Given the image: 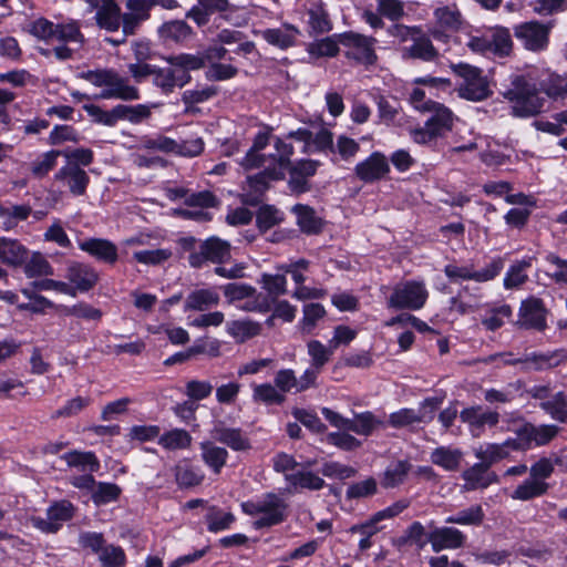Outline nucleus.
Segmentation results:
<instances>
[{
	"mask_svg": "<svg viewBox=\"0 0 567 567\" xmlns=\"http://www.w3.org/2000/svg\"><path fill=\"white\" fill-rule=\"evenodd\" d=\"M169 64L167 68L155 66L153 83L164 94H171L176 87H183L192 80L190 71H196L205 65V56L202 54L181 53L164 58Z\"/></svg>",
	"mask_w": 567,
	"mask_h": 567,
	"instance_id": "obj_1",
	"label": "nucleus"
},
{
	"mask_svg": "<svg viewBox=\"0 0 567 567\" xmlns=\"http://www.w3.org/2000/svg\"><path fill=\"white\" fill-rule=\"evenodd\" d=\"M80 78L94 86L103 87L97 97L117 99L123 101H135L140 99V91L131 85L126 78L121 76L113 69H97L82 72Z\"/></svg>",
	"mask_w": 567,
	"mask_h": 567,
	"instance_id": "obj_2",
	"label": "nucleus"
},
{
	"mask_svg": "<svg viewBox=\"0 0 567 567\" xmlns=\"http://www.w3.org/2000/svg\"><path fill=\"white\" fill-rule=\"evenodd\" d=\"M502 95L512 103V113L515 116H534L544 106V99L539 95L535 84L528 82L524 76L512 78L511 85L502 91Z\"/></svg>",
	"mask_w": 567,
	"mask_h": 567,
	"instance_id": "obj_3",
	"label": "nucleus"
},
{
	"mask_svg": "<svg viewBox=\"0 0 567 567\" xmlns=\"http://www.w3.org/2000/svg\"><path fill=\"white\" fill-rule=\"evenodd\" d=\"M241 509L249 516H257L254 522L256 529L281 524L287 518L288 505L278 495L268 493L255 501L241 503Z\"/></svg>",
	"mask_w": 567,
	"mask_h": 567,
	"instance_id": "obj_4",
	"label": "nucleus"
},
{
	"mask_svg": "<svg viewBox=\"0 0 567 567\" xmlns=\"http://www.w3.org/2000/svg\"><path fill=\"white\" fill-rule=\"evenodd\" d=\"M452 70L463 82L457 87L460 97L480 102L492 95L489 82L481 69L467 63L453 64Z\"/></svg>",
	"mask_w": 567,
	"mask_h": 567,
	"instance_id": "obj_5",
	"label": "nucleus"
},
{
	"mask_svg": "<svg viewBox=\"0 0 567 567\" xmlns=\"http://www.w3.org/2000/svg\"><path fill=\"white\" fill-rule=\"evenodd\" d=\"M504 268V259L496 257L485 267L476 269L472 264H450L444 268L446 277L453 282L472 280L478 284L487 282L496 278Z\"/></svg>",
	"mask_w": 567,
	"mask_h": 567,
	"instance_id": "obj_6",
	"label": "nucleus"
},
{
	"mask_svg": "<svg viewBox=\"0 0 567 567\" xmlns=\"http://www.w3.org/2000/svg\"><path fill=\"white\" fill-rule=\"evenodd\" d=\"M429 291L424 281L408 280L398 284L388 300V306L394 309L419 310L424 307Z\"/></svg>",
	"mask_w": 567,
	"mask_h": 567,
	"instance_id": "obj_7",
	"label": "nucleus"
},
{
	"mask_svg": "<svg viewBox=\"0 0 567 567\" xmlns=\"http://www.w3.org/2000/svg\"><path fill=\"white\" fill-rule=\"evenodd\" d=\"M339 43L346 50V56L354 60L357 63L371 65L377 61V54L373 45L375 39L354 32H344L339 35Z\"/></svg>",
	"mask_w": 567,
	"mask_h": 567,
	"instance_id": "obj_8",
	"label": "nucleus"
},
{
	"mask_svg": "<svg viewBox=\"0 0 567 567\" xmlns=\"http://www.w3.org/2000/svg\"><path fill=\"white\" fill-rule=\"evenodd\" d=\"M230 258V244L218 237H209L202 241L199 249L188 256V262L193 268H202L207 261L221 264Z\"/></svg>",
	"mask_w": 567,
	"mask_h": 567,
	"instance_id": "obj_9",
	"label": "nucleus"
},
{
	"mask_svg": "<svg viewBox=\"0 0 567 567\" xmlns=\"http://www.w3.org/2000/svg\"><path fill=\"white\" fill-rule=\"evenodd\" d=\"M74 507L68 501L56 502L47 509V517L31 516V525L45 534L56 533L63 523L73 517Z\"/></svg>",
	"mask_w": 567,
	"mask_h": 567,
	"instance_id": "obj_10",
	"label": "nucleus"
},
{
	"mask_svg": "<svg viewBox=\"0 0 567 567\" xmlns=\"http://www.w3.org/2000/svg\"><path fill=\"white\" fill-rule=\"evenodd\" d=\"M441 401L435 398L423 401L419 412L413 409H401L389 415V424L395 429L408 426L414 423H429L434 419Z\"/></svg>",
	"mask_w": 567,
	"mask_h": 567,
	"instance_id": "obj_11",
	"label": "nucleus"
},
{
	"mask_svg": "<svg viewBox=\"0 0 567 567\" xmlns=\"http://www.w3.org/2000/svg\"><path fill=\"white\" fill-rule=\"evenodd\" d=\"M558 426L554 424L534 425L525 423L516 430L514 439L518 450L529 449L533 444L540 446L550 442L558 433Z\"/></svg>",
	"mask_w": 567,
	"mask_h": 567,
	"instance_id": "obj_12",
	"label": "nucleus"
},
{
	"mask_svg": "<svg viewBox=\"0 0 567 567\" xmlns=\"http://www.w3.org/2000/svg\"><path fill=\"white\" fill-rule=\"evenodd\" d=\"M549 27L538 21L524 22L515 28V37L530 51H542L548 45Z\"/></svg>",
	"mask_w": 567,
	"mask_h": 567,
	"instance_id": "obj_13",
	"label": "nucleus"
},
{
	"mask_svg": "<svg viewBox=\"0 0 567 567\" xmlns=\"http://www.w3.org/2000/svg\"><path fill=\"white\" fill-rule=\"evenodd\" d=\"M54 181L66 187L73 196H83L90 184L89 174L78 164H65L54 174Z\"/></svg>",
	"mask_w": 567,
	"mask_h": 567,
	"instance_id": "obj_14",
	"label": "nucleus"
},
{
	"mask_svg": "<svg viewBox=\"0 0 567 567\" xmlns=\"http://www.w3.org/2000/svg\"><path fill=\"white\" fill-rule=\"evenodd\" d=\"M460 419L467 424L473 436H480L485 426L493 427L498 424L499 414L496 411L484 410L481 405H473L463 409Z\"/></svg>",
	"mask_w": 567,
	"mask_h": 567,
	"instance_id": "obj_15",
	"label": "nucleus"
},
{
	"mask_svg": "<svg viewBox=\"0 0 567 567\" xmlns=\"http://www.w3.org/2000/svg\"><path fill=\"white\" fill-rule=\"evenodd\" d=\"M354 173L363 183H374L390 173V165L384 154L373 152L368 158L355 165Z\"/></svg>",
	"mask_w": 567,
	"mask_h": 567,
	"instance_id": "obj_16",
	"label": "nucleus"
},
{
	"mask_svg": "<svg viewBox=\"0 0 567 567\" xmlns=\"http://www.w3.org/2000/svg\"><path fill=\"white\" fill-rule=\"evenodd\" d=\"M65 277L68 284L74 289V297L78 292H86L92 289L99 280V275L92 266L79 261L68 264Z\"/></svg>",
	"mask_w": 567,
	"mask_h": 567,
	"instance_id": "obj_17",
	"label": "nucleus"
},
{
	"mask_svg": "<svg viewBox=\"0 0 567 567\" xmlns=\"http://www.w3.org/2000/svg\"><path fill=\"white\" fill-rule=\"evenodd\" d=\"M91 10H96L95 20L100 28L113 32L121 25V9L115 0H86Z\"/></svg>",
	"mask_w": 567,
	"mask_h": 567,
	"instance_id": "obj_18",
	"label": "nucleus"
},
{
	"mask_svg": "<svg viewBox=\"0 0 567 567\" xmlns=\"http://www.w3.org/2000/svg\"><path fill=\"white\" fill-rule=\"evenodd\" d=\"M517 323L526 329L544 330L546 327V309L543 301L535 297L524 300L519 308Z\"/></svg>",
	"mask_w": 567,
	"mask_h": 567,
	"instance_id": "obj_19",
	"label": "nucleus"
},
{
	"mask_svg": "<svg viewBox=\"0 0 567 567\" xmlns=\"http://www.w3.org/2000/svg\"><path fill=\"white\" fill-rule=\"evenodd\" d=\"M465 540L466 536L454 527H436L427 534V542L435 553L461 548Z\"/></svg>",
	"mask_w": 567,
	"mask_h": 567,
	"instance_id": "obj_20",
	"label": "nucleus"
},
{
	"mask_svg": "<svg viewBox=\"0 0 567 567\" xmlns=\"http://www.w3.org/2000/svg\"><path fill=\"white\" fill-rule=\"evenodd\" d=\"M79 248L96 260L113 265L118 259L117 247L105 238H87L79 241Z\"/></svg>",
	"mask_w": 567,
	"mask_h": 567,
	"instance_id": "obj_21",
	"label": "nucleus"
},
{
	"mask_svg": "<svg viewBox=\"0 0 567 567\" xmlns=\"http://www.w3.org/2000/svg\"><path fill=\"white\" fill-rule=\"evenodd\" d=\"M512 450H518L514 439L506 440L502 444L487 443L480 445L474 450V455L481 461L482 465L488 468L494 463L506 458Z\"/></svg>",
	"mask_w": 567,
	"mask_h": 567,
	"instance_id": "obj_22",
	"label": "nucleus"
},
{
	"mask_svg": "<svg viewBox=\"0 0 567 567\" xmlns=\"http://www.w3.org/2000/svg\"><path fill=\"white\" fill-rule=\"evenodd\" d=\"M300 30L289 23H284L279 28L266 29L261 31L262 39L281 50H287L296 44Z\"/></svg>",
	"mask_w": 567,
	"mask_h": 567,
	"instance_id": "obj_23",
	"label": "nucleus"
},
{
	"mask_svg": "<svg viewBox=\"0 0 567 567\" xmlns=\"http://www.w3.org/2000/svg\"><path fill=\"white\" fill-rule=\"evenodd\" d=\"M29 250L18 239L0 237V261L11 267L22 266Z\"/></svg>",
	"mask_w": 567,
	"mask_h": 567,
	"instance_id": "obj_24",
	"label": "nucleus"
},
{
	"mask_svg": "<svg viewBox=\"0 0 567 567\" xmlns=\"http://www.w3.org/2000/svg\"><path fill=\"white\" fill-rule=\"evenodd\" d=\"M269 138L270 132L268 130L260 131L256 134L252 146L240 162L243 168L250 171L265 166V162H268V157L260 154V151L268 145Z\"/></svg>",
	"mask_w": 567,
	"mask_h": 567,
	"instance_id": "obj_25",
	"label": "nucleus"
},
{
	"mask_svg": "<svg viewBox=\"0 0 567 567\" xmlns=\"http://www.w3.org/2000/svg\"><path fill=\"white\" fill-rule=\"evenodd\" d=\"M212 437L234 451H245L250 447L249 440L239 429H231L217 424L212 430Z\"/></svg>",
	"mask_w": 567,
	"mask_h": 567,
	"instance_id": "obj_26",
	"label": "nucleus"
},
{
	"mask_svg": "<svg viewBox=\"0 0 567 567\" xmlns=\"http://www.w3.org/2000/svg\"><path fill=\"white\" fill-rule=\"evenodd\" d=\"M219 295L215 289H197L188 293L184 310L206 311L219 303Z\"/></svg>",
	"mask_w": 567,
	"mask_h": 567,
	"instance_id": "obj_27",
	"label": "nucleus"
},
{
	"mask_svg": "<svg viewBox=\"0 0 567 567\" xmlns=\"http://www.w3.org/2000/svg\"><path fill=\"white\" fill-rule=\"evenodd\" d=\"M426 113H432L431 117L425 122V124L435 131L437 137L444 135L446 132L452 130L454 115L452 111L441 103H435L431 111Z\"/></svg>",
	"mask_w": 567,
	"mask_h": 567,
	"instance_id": "obj_28",
	"label": "nucleus"
},
{
	"mask_svg": "<svg viewBox=\"0 0 567 567\" xmlns=\"http://www.w3.org/2000/svg\"><path fill=\"white\" fill-rule=\"evenodd\" d=\"M433 17L439 29L456 31L463 23V17L456 4H446L434 10Z\"/></svg>",
	"mask_w": 567,
	"mask_h": 567,
	"instance_id": "obj_29",
	"label": "nucleus"
},
{
	"mask_svg": "<svg viewBox=\"0 0 567 567\" xmlns=\"http://www.w3.org/2000/svg\"><path fill=\"white\" fill-rule=\"evenodd\" d=\"M384 422L377 417L372 412L365 411L354 414L349 420L348 431L358 435L370 436L377 429L384 427Z\"/></svg>",
	"mask_w": 567,
	"mask_h": 567,
	"instance_id": "obj_30",
	"label": "nucleus"
},
{
	"mask_svg": "<svg viewBox=\"0 0 567 567\" xmlns=\"http://www.w3.org/2000/svg\"><path fill=\"white\" fill-rule=\"evenodd\" d=\"M462 457L463 453L458 449L439 446L432 451L430 460L445 471H455L458 468Z\"/></svg>",
	"mask_w": 567,
	"mask_h": 567,
	"instance_id": "obj_31",
	"label": "nucleus"
},
{
	"mask_svg": "<svg viewBox=\"0 0 567 567\" xmlns=\"http://www.w3.org/2000/svg\"><path fill=\"white\" fill-rule=\"evenodd\" d=\"M260 168L264 169L247 177L249 187L258 194L264 193L271 181H278L285 177V173H282L280 168H275L268 162H265V166H261Z\"/></svg>",
	"mask_w": 567,
	"mask_h": 567,
	"instance_id": "obj_32",
	"label": "nucleus"
},
{
	"mask_svg": "<svg viewBox=\"0 0 567 567\" xmlns=\"http://www.w3.org/2000/svg\"><path fill=\"white\" fill-rule=\"evenodd\" d=\"M175 481L181 488H189L199 485L205 475L203 471L187 462H181L174 467Z\"/></svg>",
	"mask_w": 567,
	"mask_h": 567,
	"instance_id": "obj_33",
	"label": "nucleus"
},
{
	"mask_svg": "<svg viewBox=\"0 0 567 567\" xmlns=\"http://www.w3.org/2000/svg\"><path fill=\"white\" fill-rule=\"evenodd\" d=\"M488 468H486L481 463L474 464L472 467L467 468L463 472L462 477L465 481L464 489L465 491H474L478 488H486L493 482H495V477H489L486 475Z\"/></svg>",
	"mask_w": 567,
	"mask_h": 567,
	"instance_id": "obj_34",
	"label": "nucleus"
},
{
	"mask_svg": "<svg viewBox=\"0 0 567 567\" xmlns=\"http://www.w3.org/2000/svg\"><path fill=\"white\" fill-rule=\"evenodd\" d=\"M533 257H526L515 261L505 274L504 287L506 289L518 288L528 280L527 269L532 267Z\"/></svg>",
	"mask_w": 567,
	"mask_h": 567,
	"instance_id": "obj_35",
	"label": "nucleus"
},
{
	"mask_svg": "<svg viewBox=\"0 0 567 567\" xmlns=\"http://www.w3.org/2000/svg\"><path fill=\"white\" fill-rule=\"evenodd\" d=\"M202 458L207 466L215 473H219L226 464L228 452L213 442L205 441L200 443Z\"/></svg>",
	"mask_w": 567,
	"mask_h": 567,
	"instance_id": "obj_36",
	"label": "nucleus"
},
{
	"mask_svg": "<svg viewBox=\"0 0 567 567\" xmlns=\"http://www.w3.org/2000/svg\"><path fill=\"white\" fill-rule=\"evenodd\" d=\"M292 212L297 216V224L306 234H318L322 228V221L309 206L298 204Z\"/></svg>",
	"mask_w": 567,
	"mask_h": 567,
	"instance_id": "obj_37",
	"label": "nucleus"
},
{
	"mask_svg": "<svg viewBox=\"0 0 567 567\" xmlns=\"http://www.w3.org/2000/svg\"><path fill=\"white\" fill-rule=\"evenodd\" d=\"M226 331L236 342L243 343L259 334L260 327L250 320H234L227 323Z\"/></svg>",
	"mask_w": 567,
	"mask_h": 567,
	"instance_id": "obj_38",
	"label": "nucleus"
},
{
	"mask_svg": "<svg viewBox=\"0 0 567 567\" xmlns=\"http://www.w3.org/2000/svg\"><path fill=\"white\" fill-rule=\"evenodd\" d=\"M62 152L58 150L48 151L38 156L30 164V172L34 178H44L58 164V158Z\"/></svg>",
	"mask_w": 567,
	"mask_h": 567,
	"instance_id": "obj_39",
	"label": "nucleus"
},
{
	"mask_svg": "<svg viewBox=\"0 0 567 567\" xmlns=\"http://www.w3.org/2000/svg\"><path fill=\"white\" fill-rule=\"evenodd\" d=\"M55 29L54 41L78 44H82L84 42V35L81 32L80 23L75 20L55 23Z\"/></svg>",
	"mask_w": 567,
	"mask_h": 567,
	"instance_id": "obj_40",
	"label": "nucleus"
},
{
	"mask_svg": "<svg viewBox=\"0 0 567 567\" xmlns=\"http://www.w3.org/2000/svg\"><path fill=\"white\" fill-rule=\"evenodd\" d=\"M548 491V484L540 480H535L532 476L519 484L512 494V498L519 501H528L539 497Z\"/></svg>",
	"mask_w": 567,
	"mask_h": 567,
	"instance_id": "obj_41",
	"label": "nucleus"
},
{
	"mask_svg": "<svg viewBox=\"0 0 567 567\" xmlns=\"http://www.w3.org/2000/svg\"><path fill=\"white\" fill-rule=\"evenodd\" d=\"M485 514L481 505H473L464 508L454 515L445 518L446 524H456L463 526H480L484 520Z\"/></svg>",
	"mask_w": 567,
	"mask_h": 567,
	"instance_id": "obj_42",
	"label": "nucleus"
},
{
	"mask_svg": "<svg viewBox=\"0 0 567 567\" xmlns=\"http://www.w3.org/2000/svg\"><path fill=\"white\" fill-rule=\"evenodd\" d=\"M221 342L215 338H200L189 347L185 352H181L178 355L184 358H192L198 354H205L209 358H217L220 355Z\"/></svg>",
	"mask_w": 567,
	"mask_h": 567,
	"instance_id": "obj_43",
	"label": "nucleus"
},
{
	"mask_svg": "<svg viewBox=\"0 0 567 567\" xmlns=\"http://www.w3.org/2000/svg\"><path fill=\"white\" fill-rule=\"evenodd\" d=\"M489 32V42H491V53L505 56L508 55L512 50V38L508 29L503 27H496L494 29L488 30Z\"/></svg>",
	"mask_w": 567,
	"mask_h": 567,
	"instance_id": "obj_44",
	"label": "nucleus"
},
{
	"mask_svg": "<svg viewBox=\"0 0 567 567\" xmlns=\"http://www.w3.org/2000/svg\"><path fill=\"white\" fill-rule=\"evenodd\" d=\"M404 54L423 61H433L437 56V51L429 38L419 37L414 38L413 43L404 49Z\"/></svg>",
	"mask_w": 567,
	"mask_h": 567,
	"instance_id": "obj_45",
	"label": "nucleus"
},
{
	"mask_svg": "<svg viewBox=\"0 0 567 567\" xmlns=\"http://www.w3.org/2000/svg\"><path fill=\"white\" fill-rule=\"evenodd\" d=\"M286 481L295 488L321 489L324 481L312 472L298 471L285 474Z\"/></svg>",
	"mask_w": 567,
	"mask_h": 567,
	"instance_id": "obj_46",
	"label": "nucleus"
},
{
	"mask_svg": "<svg viewBox=\"0 0 567 567\" xmlns=\"http://www.w3.org/2000/svg\"><path fill=\"white\" fill-rule=\"evenodd\" d=\"M23 271L28 278L48 277L54 274L53 267L40 252H33L23 264Z\"/></svg>",
	"mask_w": 567,
	"mask_h": 567,
	"instance_id": "obj_47",
	"label": "nucleus"
},
{
	"mask_svg": "<svg viewBox=\"0 0 567 567\" xmlns=\"http://www.w3.org/2000/svg\"><path fill=\"white\" fill-rule=\"evenodd\" d=\"M159 34L165 41L183 42L190 38L192 28L182 20L169 21L159 28Z\"/></svg>",
	"mask_w": 567,
	"mask_h": 567,
	"instance_id": "obj_48",
	"label": "nucleus"
},
{
	"mask_svg": "<svg viewBox=\"0 0 567 567\" xmlns=\"http://www.w3.org/2000/svg\"><path fill=\"white\" fill-rule=\"evenodd\" d=\"M545 261L547 264L546 275L558 285H567V259L555 252H548L545 256Z\"/></svg>",
	"mask_w": 567,
	"mask_h": 567,
	"instance_id": "obj_49",
	"label": "nucleus"
},
{
	"mask_svg": "<svg viewBox=\"0 0 567 567\" xmlns=\"http://www.w3.org/2000/svg\"><path fill=\"white\" fill-rule=\"evenodd\" d=\"M207 528L212 533H218L228 529L235 522V516L230 512H224L215 506L208 509L205 516Z\"/></svg>",
	"mask_w": 567,
	"mask_h": 567,
	"instance_id": "obj_50",
	"label": "nucleus"
},
{
	"mask_svg": "<svg viewBox=\"0 0 567 567\" xmlns=\"http://www.w3.org/2000/svg\"><path fill=\"white\" fill-rule=\"evenodd\" d=\"M252 399L255 402L265 404H282L286 400L285 394L280 393L276 385L271 383H261L252 388Z\"/></svg>",
	"mask_w": 567,
	"mask_h": 567,
	"instance_id": "obj_51",
	"label": "nucleus"
},
{
	"mask_svg": "<svg viewBox=\"0 0 567 567\" xmlns=\"http://www.w3.org/2000/svg\"><path fill=\"white\" fill-rule=\"evenodd\" d=\"M158 443L166 450H183L190 445L192 436L185 430L175 429L161 435Z\"/></svg>",
	"mask_w": 567,
	"mask_h": 567,
	"instance_id": "obj_52",
	"label": "nucleus"
},
{
	"mask_svg": "<svg viewBox=\"0 0 567 567\" xmlns=\"http://www.w3.org/2000/svg\"><path fill=\"white\" fill-rule=\"evenodd\" d=\"M540 406L554 420L566 422L567 420V395L564 392L556 393L553 398L542 401Z\"/></svg>",
	"mask_w": 567,
	"mask_h": 567,
	"instance_id": "obj_53",
	"label": "nucleus"
},
{
	"mask_svg": "<svg viewBox=\"0 0 567 567\" xmlns=\"http://www.w3.org/2000/svg\"><path fill=\"white\" fill-rule=\"evenodd\" d=\"M275 150L276 154L268 156V163L285 173V169L290 165L293 147L282 138L276 137Z\"/></svg>",
	"mask_w": 567,
	"mask_h": 567,
	"instance_id": "obj_54",
	"label": "nucleus"
},
{
	"mask_svg": "<svg viewBox=\"0 0 567 567\" xmlns=\"http://www.w3.org/2000/svg\"><path fill=\"white\" fill-rule=\"evenodd\" d=\"M62 458L69 466L79 467L82 471H95L99 467V461L92 452L72 451L65 453Z\"/></svg>",
	"mask_w": 567,
	"mask_h": 567,
	"instance_id": "obj_55",
	"label": "nucleus"
},
{
	"mask_svg": "<svg viewBox=\"0 0 567 567\" xmlns=\"http://www.w3.org/2000/svg\"><path fill=\"white\" fill-rule=\"evenodd\" d=\"M308 354L311 358V365L316 370H321L322 367L329 362L333 350L329 346H324L318 340H311L307 344Z\"/></svg>",
	"mask_w": 567,
	"mask_h": 567,
	"instance_id": "obj_56",
	"label": "nucleus"
},
{
	"mask_svg": "<svg viewBox=\"0 0 567 567\" xmlns=\"http://www.w3.org/2000/svg\"><path fill=\"white\" fill-rule=\"evenodd\" d=\"M121 494V488L113 483H97L92 492V499L97 506L115 502Z\"/></svg>",
	"mask_w": 567,
	"mask_h": 567,
	"instance_id": "obj_57",
	"label": "nucleus"
},
{
	"mask_svg": "<svg viewBox=\"0 0 567 567\" xmlns=\"http://www.w3.org/2000/svg\"><path fill=\"white\" fill-rule=\"evenodd\" d=\"M307 52L312 58L336 56L339 52L338 41L332 37L323 38L309 43Z\"/></svg>",
	"mask_w": 567,
	"mask_h": 567,
	"instance_id": "obj_58",
	"label": "nucleus"
},
{
	"mask_svg": "<svg viewBox=\"0 0 567 567\" xmlns=\"http://www.w3.org/2000/svg\"><path fill=\"white\" fill-rule=\"evenodd\" d=\"M509 364H517L522 363L526 369H534V370H543L548 369L558 363L557 360H555L554 355H547V354H529L526 355L523 359H513L506 361Z\"/></svg>",
	"mask_w": 567,
	"mask_h": 567,
	"instance_id": "obj_59",
	"label": "nucleus"
},
{
	"mask_svg": "<svg viewBox=\"0 0 567 567\" xmlns=\"http://www.w3.org/2000/svg\"><path fill=\"white\" fill-rule=\"evenodd\" d=\"M54 30H56L55 23L42 17L31 21L28 25L30 34L45 42L54 41Z\"/></svg>",
	"mask_w": 567,
	"mask_h": 567,
	"instance_id": "obj_60",
	"label": "nucleus"
},
{
	"mask_svg": "<svg viewBox=\"0 0 567 567\" xmlns=\"http://www.w3.org/2000/svg\"><path fill=\"white\" fill-rule=\"evenodd\" d=\"M172 257V250L167 248H158L151 250H138L133 254V258L144 265L157 266Z\"/></svg>",
	"mask_w": 567,
	"mask_h": 567,
	"instance_id": "obj_61",
	"label": "nucleus"
},
{
	"mask_svg": "<svg viewBox=\"0 0 567 567\" xmlns=\"http://www.w3.org/2000/svg\"><path fill=\"white\" fill-rule=\"evenodd\" d=\"M217 94V89L212 85L197 86L193 90H186L182 94V101L185 105L192 106L204 103Z\"/></svg>",
	"mask_w": 567,
	"mask_h": 567,
	"instance_id": "obj_62",
	"label": "nucleus"
},
{
	"mask_svg": "<svg viewBox=\"0 0 567 567\" xmlns=\"http://www.w3.org/2000/svg\"><path fill=\"white\" fill-rule=\"evenodd\" d=\"M326 315L324 308L320 303H308L303 307V317L301 320V329L306 333H310L317 322Z\"/></svg>",
	"mask_w": 567,
	"mask_h": 567,
	"instance_id": "obj_63",
	"label": "nucleus"
},
{
	"mask_svg": "<svg viewBox=\"0 0 567 567\" xmlns=\"http://www.w3.org/2000/svg\"><path fill=\"white\" fill-rule=\"evenodd\" d=\"M512 316V309L507 305L499 306L492 309L487 316L482 320V323L487 330L494 331L501 328L506 320Z\"/></svg>",
	"mask_w": 567,
	"mask_h": 567,
	"instance_id": "obj_64",
	"label": "nucleus"
}]
</instances>
